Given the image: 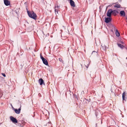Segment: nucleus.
Segmentation results:
<instances>
[{
    "label": "nucleus",
    "instance_id": "nucleus-1",
    "mask_svg": "<svg viewBox=\"0 0 127 127\" xmlns=\"http://www.w3.org/2000/svg\"><path fill=\"white\" fill-rule=\"evenodd\" d=\"M26 10L30 18L34 20H36L37 18V16L33 11H29L28 10L27 7L26 8Z\"/></svg>",
    "mask_w": 127,
    "mask_h": 127
},
{
    "label": "nucleus",
    "instance_id": "nucleus-2",
    "mask_svg": "<svg viewBox=\"0 0 127 127\" xmlns=\"http://www.w3.org/2000/svg\"><path fill=\"white\" fill-rule=\"evenodd\" d=\"M40 58L42 60L43 64L46 65H48V63L47 61L42 56L41 54H40Z\"/></svg>",
    "mask_w": 127,
    "mask_h": 127
},
{
    "label": "nucleus",
    "instance_id": "nucleus-3",
    "mask_svg": "<svg viewBox=\"0 0 127 127\" xmlns=\"http://www.w3.org/2000/svg\"><path fill=\"white\" fill-rule=\"evenodd\" d=\"M112 9H109L107 13V16L109 17H111L112 14Z\"/></svg>",
    "mask_w": 127,
    "mask_h": 127
},
{
    "label": "nucleus",
    "instance_id": "nucleus-4",
    "mask_svg": "<svg viewBox=\"0 0 127 127\" xmlns=\"http://www.w3.org/2000/svg\"><path fill=\"white\" fill-rule=\"evenodd\" d=\"M10 120L13 123H18L17 120V119L12 116H10Z\"/></svg>",
    "mask_w": 127,
    "mask_h": 127
},
{
    "label": "nucleus",
    "instance_id": "nucleus-5",
    "mask_svg": "<svg viewBox=\"0 0 127 127\" xmlns=\"http://www.w3.org/2000/svg\"><path fill=\"white\" fill-rule=\"evenodd\" d=\"M112 29V30H111L113 32V30L114 31H115L116 35L118 37L120 35V34L118 32V30L117 29H116V28L115 26L113 27Z\"/></svg>",
    "mask_w": 127,
    "mask_h": 127
},
{
    "label": "nucleus",
    "instance_id": "nucleus-6",
    "mask_svg": "<svg viewBox=\"0 0 127 127\" xmlns=\"http://www.w3.org/2000/svg\"><path fill=\"white\" fill-rule=\"evenodd\" d=\"M112 19L111 17H108L107 18H105V22L106 23H108L110 22L111 21Z\"/></svg>",
    "mask_w": 127,
    "mask_h": 127
},
{
    "label": "nucleus",
    "instance_id": "nucleus-7",
    "mask_svg": "<svg viewBox=\"0 0 127 127\" xmlns=\"http://www.w3.org/2000/svg\"><path fill=\"white\" fill-rule=\"evenodd\" d=\"M112 15L114 16L117 15L119 13L117 10H112Z\"/></svg>",
    "mask_w": 127,
    "mask_h": 127
},
{
    "label": "nucleus",
    "instance_id": "nucleus-8",
    "mask_svg": "<svg viewBox=\"0 0 127 127\" xmlns=\"http://www.w3.org/2000/svg\"><path fill=\"white\" fill-rule=\"evenodd\" d=\"M21 106L18 109H14V111L17 114H19L21 111Z\"/></svg>",
    "mask_w": 127,
    "mask_h": 127
},
{
    "label": "nucleus",
    "instance_id": "nucleus-9",
    "mask_svg": "<svg viewBox=\"0 0 127 127\" xmlns=\"http://www.w3.org/2000/svg\"><path fill=\"white\" fill-rule=\"evenodd\" d=\"M4 4L6 6H8L10 4V2L8 0H4Z\"/></svg>",
    "mask_w": 127,
    "mask_h": 127
},
{
    "label": "nucleus",
    "instance_id": "nucleus-10",
    "mask_svg": "<svg viewBox=\"0 0 127 127\" xmlns=\"http://www.w3.org/2000/svg\"><path fill=\"white\" fill-rule=\"evenodd\" d=\"M115 5H114V7H116L117 8H120L121 7V5L119 4L118 3L116 2L114 3Z\"/></svg>",
    "mask_w": 127,
    "mask_h": 127
},
{
    "label": "nucleus",
    "instance_id": "nucleus-11",
    "mask_svg": "<svg viewBox=\"0 0 127 127\" xmlns=\"http://www.w3.org/2000/svg\"><path fill=\"white\" fill-rule=\"evenodd\" d=\"M127 94V93L126 92H124L122 95V98L123 101L125 100L126 101L125 99V96Z\"/></svg>",
    "mask_w": 127,
    "mask_h": 127
},
{
    "label": "nucleus",
    "instance_id": "nucleus-12",
    "mask_svg": "<svg viewBox=\"0 0 127 127\" xmlns=\"http://www.w3.org/2000/svg\"><path fill=\"white\" fill-rule=\"evenodd\" d=\"M70 3L71 6L74 7L75 6L74 2L72 0H70Z\"/></svg>",
    "mask_w": 127,
    "mask_h": 127
},
{
    "label": "nucleus",
    "instance_id": "nucleus-13",
    "mask_svg": "<svg viewBox=\"0 0 127 127\" xmlns=\"http://www.w3.org/2000/svg\"><path fill=\"white\" fill-rule=\"evenodd\" d=\"M39 83L40 85H42L43 84H44L43 80L42 78H40L39 80Z\"/></svg>",
    "mask_w": 127,
    "mask_h": 127
},
{
    "label": "nucleus",
    "instance_id": "nucleus-14",
    "mask_svg": "<svg viewBox=\"0 0 127 127\" xmlns=\"http://www.w3.org/2000/svg\"><path fill=\"white\" fill-rule=\"evenodd\" d=\"M120 14L121 16L123 17L125 16V14L124 11H121L120 12Z\"/></svg>",
    "mask_w": 127,
    "mask_h": 127
},
{
    "label": "nucleus",
    "instance_id": "nucleus-15",
    "mask_svg": "<svg viewBox=\"0 0 127 127\" xmlns=\"http://www.w3.org/2000/svg\"><path fill=\"white\" fill-rule=\"evenodd\" d=\"M59 8V6L58 5L57 6H56L55 8V12L56 13L57 12V13L58 14V8Z\"/></svg>",
    "mask_w": 127,
    "mask_h": 127
},
{
    "label": "nucleus",
    "instance_id": "nucleus-16",
    "mask_svg": "<svg viewBox=\"0 0 127 127\" xmlns=\"http://www.w3.org/2000/svg\"><path fill=\"white\" fill-rule=\"evenodd\" d=\"M117 44L118 46L120 47L121 48H123L124 47L123 45L121 44L118 43Z\"/></svg>",
    "mask_w": 127,
    "mask_h": 127
},
{
    "label": "nucleus",
    "instance_id": "nucleus-17",
    "mask_svg": "<svg viewBox=\"0 0 127 127\" xmlns=\"http://www.w3.org/2000/svg\"><path fill=\"white\" fill-rule=\"evenodd\" d=\"M94 53H94L95 55H97V52H96L95 51H93V52L92 53V54H94Z\"/></svg>",
    "mask_w": 127,
    "mask_h": 127
},
{
    "label": "nucleus",
    "instance_id": "nucleus-18",
    "mask_svg": "<svg viewBox=\"0 0 127 127\" xmlns=\"http://www.w3.org/2000/svg\"><path fill=\"white\" fill-rule=\"evenodd\" d=\"M59 61H60V62L62 63H63V61L62 58H59Z\"/></svg>",
    "mask_w": 127,
    "mask_h": 127
},
{
    "label": "nucleus",
    "instance_id": "nucleus-19",
    "mask_svg": "<svg viewBox=\"0 0 127 127\" xmlns=\"http://www.w3.org/2000/svg\"><path fill=\"white\" fill-rule=\"evenodd\" d=\"M90 62H89L88 63V64H87V65H85V66H86V67H87V68H88V67L89 66V65H90Z\"/></svg>",
    "mask_w": 127,
    "mask_h": 127
},
{
    "label": "nucleus",
    "instance_id": "nucleus-20",
    "mask_svg": "<svg viewBox=\"0 0 127 127\" xmlns=\"http://www.w3.org/2000/svg\"><path fill=\"white\" fill-rule=\"evenodd\" d=\"M2 74V75L4 77H5L6 76V75L4 73H1Z\"/></svg>",
    "mask_w": 127,
    "mask_h": 127
},
{
    "label": "nucleus",
    "instance_id": "nucleus-21",
    "mask_svg": "<svg viewBox=\"0 0 127 127\" xmlns=\"http://www.w3.org/2000/svg\"><path fill=\"white\" fill-rule=\"evenodd\" d=\"M105 46L104 48H103V49L104 50H106V46Z\"/></svg>",
    "mask_w": 127,
    "mask_h": 127
},
{
    "label": "nucleus",
    "instance_id": "nucleus-22",
    "mask_svg": "<svg viewBox=\"0 0 127 127\" xmlns=\"http://www.w3.org/2000/svg\"><path fill=\"white\" fill-rule=\"evenodd\" d=\"M112 6L111 5H110L108 6Z\"/></svg>",
    "mask_w": 127,
    "mask_h": 127
},
{
    "label": "nucleus",
    "instance_id": "nucleus-23",
    "mask_svg": "<svg viewBox=\"0 0 127 127\" xmlns=\"http://www.w3.org/2000/svg\"><path fill=\"white\" fill-rule=\"evenodd\" d=\"M51 123V122H49V123Z\"/></svg>",
    "mask_w": 127,
    "mask_h": 127
},
{
    "label": "nucleus",
    "instance_id": "nucleus-24",
    "mask_svg": "<svg viewBox=\"0 0 127 127\" xmlns=\"http://www.w3.org/2000/svg\"><path fill=\"white\" fill-rule=\"evenodd\" d=\"M126 59H127V57L126 58Z\"/></svg>",
    "mask_w": 127,
    "mask_h": 127
},
{
    "label": "nucleus",
    "instance_id": "nucleus-25",
    "mask_svg": "<svg viewBox=\"0 0 127 127\" xmlns=\"http://www.w3.org/2000/svg\"><path fill=\"white\" fill-rule=\"evenodd\" d=\"M126 19L127 20V18H126Z\"/></svg>",
    "mask_w": 127,
    "mask_h": 127
}]
</instances>
